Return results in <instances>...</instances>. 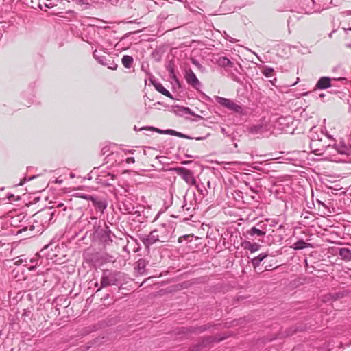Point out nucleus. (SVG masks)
Segmentation results:
<instances>
[{"mask_svg":"<svg viewBox=\"0 0 351 351\" xmlns=\"http://www.w3.org/2000/svg\"><path fill=\"white\" fill-rule=\"evenodd\" d=\"M174 226L170 221L161 223L156 228L149 232V234L140 237V239L146 247L159 242L169 241L173 236Z\"/></svg>","mask_w":351,"mask_h":351,"instance_id":"obj_1","label":"nucleus"},{"mask_svg":"<svg viewBox=\"0 0 351 351\" xmlns=\"http://www.w3.org/2000/svg\"><path fill=\"white\" fill-rule=\"evenodd\" d=\"M197 203V201L195 192H193L191 194L186 193L184 197V204L178 210V215L176 217H182L184 220L189 219L195 213Z\"/></svg>","mask_w":351,"mask_h":351,"instance_id":"obj_2","label":"nucleus"},{"mask_svg":"<svg viewBox=\"0 0 351 351\" xmlns=\"http://www.w3.org/2000/svg\"><path fill=\"white\" fill-rule=\"evenodd\" d=\"M120 273L109 269L104 270L100 281V287L96 292L99 291L102 288L111 285H117L119 280Z\"/></svg>","mask_w":351,"mask_h":351,"instance_id":"obj_3","label":"nucleus"},{"mask_svg":"<svg viewBox=\"0 0 351 351\" xmlns=\"http://www.w3.org/2000/svg\"><path fill=\"white\" fill-rule=\"evenodd\" d=\"M275 127L283 132L292 134L296 125L293 117L287 116L279 117L276 121Z\"/></svg>","mask_w":351,"mask_h":351,"instance_id":"obj_4","label":"nucleus"},{"mask_svg":"<svg viewBox=\"0 0 351 351\" xmlns=\"http://www.w3.org/2000/svg\"><path fill=\"white\" fill-rule=\"evenodd\" d=\"M100 220H99L96 217H91L90 219L87 221H80L79 224H83L84 228H86V232L84 238L88 236L94 239L95 234L99 233V231L100 230Z\"/></svg>","mask_w":351,"mask_h":351,"instance_id":"obj_5","label":"nucleus"},{"mask_svg":"<svg viewBox=\"0 0 351 351\" xmlns=\"http://www.w3.org/2000/svg\"><path fill=\"white\" fill-rule=\"evenodd\" d=\"M56 210H53L52 208H47L40 210L35 215L36 221H40L42 227L47 228L52 221Z\"/></svg>","mask_w":351,"mask_h":351,"instance_id":"obj_6","label":"nucleus"},{"mask_svg":"<svg viewBox=\"0 0 351 351\" xmlns=\"http://www.w3.org/2000/svg\"><path fill=\"white\" fill-rule=\"evenodd\" d=\"M215 101L222 106L226 108L227 109L237 113H242L243 108L241 105L237 104L232 100L224 97H221L219 96L215 97Z\"/></svg>","mask_w":351,"mask_h":351,"instance_id":"obj_7","label":"nucleus"},{"mask_svg":"<svg viewBox=\"0 0 351 351\" xmlns=\"http://www.w3.org/2000/svg\"><path fill=\"white\" fill-rule=\"evenodd\" d=\"M344 77L335 78L329 77H322L316 83L315 88L319 90H325L328 88L335 86V82L345 81Z\"/></svg>","mask_w":351,"mask_h":351,"instance_id":"obj_8","label":"nucleus"},{"mask_svg":"<svg viewBox=\"0 0 351 351\" xmlns=\"http://www.w3.org/2000/svg\"><path fill=\"white\" fill-rule=\"evenodd\" d=\"M93 57L101 65L106 66L109 69L116 70L117 64L110 58H108L106 56H100L98 51L95 50L93 52Z\"/></svg>","mask_w":351,"mask_h":351,"instance_id":"obj_9","label":"nucleus"},{"mask_svg":"<svg viewBox=\"0 0 351 351\" xmlns=\"http://www.w3.org/2000/svg\"><path fill=\"white\" fill-rule=\"evenodd\" d=\"M184 78L187 84L196 90H199V88L202 86L201 82L199 81L195 74L191 69L186 70Z\"/></svg>","mask_w":351,"mask_h":351,"instance_id":"obj_10","label":"nucleus"},{"mask_svg":"<svg viewBox=\"0 0 351 351\" xmlns=\"http://www.w3.org/2000/svg\"><path fill=\"white\" fill-rule=\"evenodd\" d=\"M178 174L187 184L191 185L196 184V180L191 170L184 167H180L178 169Z\"/></svg>","mask_w":351,"mask_h":351,"instance_id":"obj_11","label":"nucleus"},{"mask_svg":"<svg viewBox=\"0 0 351 351\" xmlns=\"http://www.w3.org/2000/svg\"><path fill=\"white\" fill-rule=\"evenodd\" d=\"M334 147L340 154L349 155L351 153V145H347L343 141L335 143Z\"/></svg>","mask_w":351,"mask_h":351,"instance_id":"obj_12","label":"nucleus"},{"mask_svg":"<svg viewBox=\"0 0 351 351\" xmlns=\"http://www.w3.org/2000/svg\"><path fill=\"white\" fill-rule=\"evenodd\" d=\"M241 246L247 250L252 253H254L259 250L260 245L256 243H252L249 241H244L241 243Z\"/></svg>","mask_w":351,"mask_h":351,"instance_id":"obj_13","label":"nucleus"},{"mask_svg":"<svg viewBox=\"0 0 351 351\" xmlns=\"http://www.w3.org/2000/svg\"><path fill=\"white\" fill-rule=\"evenodd\" d=\"M246 235L248 239H250V237H263L265 236L263 234L262 230H261L260 229L256 228V226H254L252 227L250 229L247 230L246 231Z\"/></svg>","mask_w":351,"mask_h":351,"instance_id":"obj_14","label":"nucleus"},{"mask_svg":"<svg viewBox=\"0 0 351 351\" xmlns=\"http://www.w3.org/2000/svg\"><path fill=\"white\" fill-rule=\"evenodd\" d=\"M174 111L176 114L180 116H183L185 114H191L193 116L195 115V114L189 108L186 107L176 106H174Z\"/></svg>","mask_w":351,"mask_h":351,"instance_id":"obj_15","label":"nucleus"},{"mask_svg":"<svg viewBox=\"0 0 351 351\" xmlns=\"http://www.w3.org/2000/svg\"><path fill=\"white\" fill-rule=\"evenodd\" d=\"M217 64L223 68L232 67L234 64L226 56H221L217 60Z\"/></svg>","mask_w":351,"mask_h":351,"instance_id":"obj_16","label":"nucleus"},{"mask_svg":"<svg viewBox=\"0 0 351 351\" xmlns=\"http://www.w3.org/2000/svg\"><path fill=\"white\" fill-rule=\"evenodd\" d=\"M339 255L345 261H351V250L350 248H340L339 250Z\"/></svg>","mask_w":351,"mask_h":351,"instance_id":"obj_17","label":"nucleus"},{"mask_svg":"<svg viewBox=\"0 0 351 351\" xmlns=\"http://www.w3.org/2000/svg\"><path fill=\"white\" fill-rule=\"evenodd\" d=\"M248 130L250 133L254 134H261L265 131V127L261 124H256L251 125Z\"/></svg>","mask_w":351,"mask_h":351,"instance_id":"obj_18","label":"nucleus"},{"mask_svg":"<svg viewBox=\"0 0 351 351\" xmlns=\"http://www.w3.org/2000/svg\"><path fill=\"white\" fill-rule=\"evenodd\" d=\"M267 254L266 253H261L258 256L253 258L251 260V263L252 264V266L254 269L257 268L261 263L267 257Z\"/></svg>","mask_w":351,"mask_h":351,"instance_id":"obj_19","label":"nucleus"},{"mask_svg":"<svg viewBox=\"0 0 351 351\" xmlns=\"http://www.w3.org/2000/svg\"><path fill=\"white\" fill-rule=\"evenodd\" d=\"M156 90L160 93L161 94L169 97L172 98V95L170 93L169 90H167L161 83L156 82L153 84Z\"/></svg>","mask_w":351,"mask_h":351,"instance_id":"obj_20","label":"nucleus"},{"mask_svg":"<svg viewBox=\"0 0 351 351\" xmlns=\"http://www.w3.org/2000/svg\"><path fill=\"white\" fill-rule=\"evenodd\" d=\"M101 237V240L104 242L106 244H109L110 242H112V240L110 237V232L100 230L99 233H97Z\"/></svg>","mask_w":351,"mask_h":351,"instance_id":"obj_21","label":"nucleus"},{"mask_svg":"<svg viewBox=\"0 0 351 351\" xmlns=\"http://www.w3.org/2000/svg\"><path fill=\"white\" fill-rule=\"evenodd\" d=\"M309 245V243L305 242L303 239H300L294 243L291 247L295 250H300L308 247Z\"/></svg>","mask_w":351,"mask_h":351,"instance_id":"obj_22","label":"nucleus"},{"mask_svg":"<svg viewBox=\"0 0 351 351\" xmlns=\"http://www.w3.org/2000/svg\"><path fill=\"white\" fill-rule=\"evenodd\" d=\"M123 65L127 68L130 69L132 66L134 59L132 56L128 55H124L121 58Z\"/></svg>","mask_w":351,"mask_h":351,"instance_id":"obj_23","label":"nucleus"},{"mask_svg":"<svg viewBox=\"0 0 351 351\" xmlns=\"http://www.w3.org/2000/svg\"><path fill=\"white\" fill-rule=\"evenodd\" d=\"M146 265H147V263H146L145 260L140 259L137 262V265H136V269H137L138 273L140 274H143L145 273V271Z\"/></svg>","mask_w":351,"mask_h":351,"instance_id":"obj_24","label":"nucleus"},{"mask_svg":"<svg viewBox=\"0 0 351 351\" xmlns=\"http://www.w3.org/2000/svg\"><path fill=\"white\" fill-rule=\"evenodd\" d=\"M106 207H107V203H106V200L101 199L95 206V208L97 210L100 211L101 213H104V211L106 208Z\"/></svg>","mask_w":351,"mask_h":351,"instance_id":"obj_25","label":"nucleus"},{"mask_svg":"<svg viewBox=\"0 0 351 351\" xmlns=\"http://www.w3.org/2000/svg\"><path fill=\"white\" fill-rule=\"evenodd\" d=\"M38 258L36 256L34 258L28 259V265L27 267L29 271H34L36 269L38 264Z\"/></svg>","mask_w":351,"mask_h":351,"instance_id":"obj_26","label":"nucleus"},{"mask_svg":"<svg viewBox=\"0 0 351 351\" xmlns=\"http://www.w3.org/2000/svg\"><path fill=\"white\" fill-rule=\"evenodd\" d=\"M210 326L209 324H205L197 328H192L190 329V332H194V333H202L208 329H209Z\"/></svg>","mask_w":351,"mask_h":351,"instance_id":"obj_27","label":"nucleus"},{"mask_svg":"<svg viewBox=\"0 0 351 351\" xmlns=\"http://www.w3.org/2000/svg\"><path fill=\"white\" fill-rule=\"evenodd\" d=\"M256 228L262 230L264 235L266 234L267 229V221H261L256 224Z\"/></svg>","mask_w":351,"mask_h":351,"instance_id":"obj_28","label":"nucleus"},{"mask_svg":"<svg viewBox=\"0 0 351 351\" xmlns=\"http://www.w3.org/2000/svg\"><path fill=\"white\" fill-rule=\"evenodd\" d=\"M23 263L25 266L28 265V258H25L24 256H19L18 259L14 263L16 265H20Z\"/></svg>","mask_w":351,"mask_h":351,"instance_id":"obj_29","label":"nucleus"},{"mask_svg":"<svg viewBox=\"0 0 351 351\" xmlns=\"http://www.w3.org/2000/svg\"><path fill=\"white\" fill-rule=\"evenodd\" d=\"M72 3H73L75 5L82 7L84 5H89V3L88 0H71Z\"/></svg>","mask_w":351,"mask_h":351,"instance_id":"obj_30","label":"nucleus"},{"mask_svg":"<svg viewBox=\"0 0 351 351\" xmlns=\"http://www.w3.org/2000/svg\"><path fill=\"white\" fill-rule=\"evenodd\" d=\"M191 62L193 65H195L201 72L204 73L206 71V69L204 66H202L197 60L195 58H191Z\"/></svg>","mask_w":351,"mask_h":351,"instance_id":"obj_31","label":"nucleus"},{"mask_svg":"<svg viewBox=\"0 0 351 351\" xmlns=\"http://www.w3.org/2000/svg\"><path fill=\"white\" fill-rule=\"evenodd\" d=\"M274 72V69L271 67H265L263 70V74L267 77H271Z\"/></svg>","mask_w":351,"mask_h":351,"instance_id":"obj_32","label":"nucleus"},{"mask_svg":"<svg viewBox=\"0 0 351 351\" xmlns=\"http://www.w3.org/2000/svg\"><path fill=\"white\" fill-rule=\"evenodd\" d=\"M83 197L86 199L91 201L94 207L97 204V203L101 199L97 197H94L93 195H89L84 196Z\"/></svg>","mask_w":351,"mask_h":351,"instance_id":"obj_33","label":"nucleus"},{"mask_svg":"<svg viewBox=\"0 0 351 351\" xmlns=\"http://www.w3.org/2000/svg\"><path fill=\"white\" fill-rule=\"evenodd\" d=\"M197 190L199 193L200 195H202V197H204L206 195V190L204 189V184H202V186H199V184H195Z\"/></svg>","mask_w":351,"mask_h":351,"instance_id":"obj_34","label":"nucleus"},{"mask_svg":"<svg viewBox=\"0 0 351 351\" xmlns=\"http://www.w3.org/2000/svg\"><path fill=\"white\" fill-rule=\"evenodd\" d=\"M331 298L334 300L342 298L344 296L343 292L334 293L330 295Z\"/></svg>","mask_w":351,"mask_h":351,"instance_id":"obj_35","label":"nucleus"},{"mask_svg":"<svg viewBox=\"0 0 351 351\" xmlns=\"http://www.w3.org/2000/svg\"><path fill=\"white\" fill-rule=\"evenodd\" d=\"M173 136H178L184 138H191L189 136L184 134L181 132L173 130Z\"/></svg>","mask_w":351,"mask_h":351,"instance_id":"obj_36","label":"nucleus"},{"mask_svg":"<svg viewBox=\"0 0 351 351\" xmlns=\"http://www.w3.org/2000/svg\"><path fill=\"white\" fill-rule=\"evenodd\" d=\"M147 130H152V131H156V132H158L159 134H162V132L164 131L162 130L158 129V128H154V127H149V128H147Z\"/></svg>","mask_w":351,"mask_h":351,"instance_id":"obj_37","label":"nucleus"},{"mask_svg":"<svg viewBox=\"0 0 351 351\" xmlns=\"http://www.w3.org/2000/svg\"><path fill=\"white\" fill-rule=\"evenodd\" d=\"M168 71L169 72L170 77L171 78L176 79V75H175L173 69V68H169V69H168Z\"/></svg>","mask_w":351,"mask_h":351,"instance_id":"obj_38","label":"nucleus"},{"mask_svg":"<svg viewBox=\"0 0 351 351\" xmlns=\"http://www.w3.org/2000/svg\"><path fill=\"white\" fill-rule=\"evenodd\" d=\"M125 162L128 164H133L135 162V159L133 157H129L126 158Z\"/></svg>","mask_w":351,"mask_h":351,"instance_id":"obj_39","label":"nucleus"},{"mask_svg":"<svg viewBox=\"0 0 351 351\" xmlns=\"http://www.w3.org/2000/svg\"><path fill=\"white\" fill-rule=\"evenodd\" d=\"M36 176H33L32 177H29L28 179L27 178H24L23 179V181H21L20 183H19V185H23V183H25L26 181H29V180H33L34 178H35Z\"/></svg>","mask_w":351,"mask_h":351,"instance_id":"obj_40","label":"nucleus"},{"mask_svg":"<svg viewBox=\"0 0 351 351\" xmlns=\"http://www.w3.org/2000/svg\"><path fill=\"white\" fill-rule=\"evenodd\" d=\"M341 2V0H331L330 4L335 5V6H337L339 4H340Z\"/></svg>","mask_w":351,"mask_h":351,"instance_id":"obj_41","label":"nucleus"},{"mask_svg":"<svg viewBox=\"0 0 351 351\" xmlns=\"http://www.w3.org/2000/svg\"><path fill=\"white\" fill-rule=\"evenodd\" d=\"M66 14H69L72 17H75L76 16L75 12H74L73 10H71L66 11Z\"/></svg>","mask_w":351,"mask_h":351,"instance_id":"obj_42","label":"nucleus"},{"mask_svg":"<svg viewBox=\"0 0 351 351\" xmlns=\"http://www.w3.org/2000/svg\"><path fill=\"white\" fill-rule=\"evenodd\" d=\"M173 130H171V129L165 130L162 132V134H171V135H173Z\"/></svg>","mask_w":351,"mask_h":351,"instance_id":"obj_43","label":"nucleus"},{"mask_svg":"<svg viewBox=\"0 0 351 351\" xmlns=\"http://www.w3.org/2000/svg\"><path fill=\"white\" fill-rule=\"evenodd\" d=\"M31 314V311L29 310H25L22 316L23 317H29Z\"/></svg>","mask_w":351,"mask_h":351,"instance_id":"obj_44","label":"nucleus"},{"mask_svg":"<svg viewBox=\"0 0 351 351\" xmlns=\"http://www.w3.org/2000/svg\"><path fill=\"white\" fill-rule=\"evenodd\" d=\"M7 198L8 199L9 201L14 200V195L8 193L7 195Z\"/></svg>","mask_w":351,"mask_h":351,"instance_id":"obj_45","label":"nucleus"},{"mask_svg":"<svg viewBox=\"0 0 351 351\" xmlns=\"http://www.w3.org/2000/svg\"><path fill=\"white\" fill-rule=\"evenodd\" d=\"M57 208H63V210H66V207L64 206V204L63 203H59L58 205H57Z\"/></svg>","mask_w":351,"mask_h":351,"instance_id":"obj_46","label":"nucleus"},{"mask_svg":"<svg viewBox=\"0 0 351 351\" xmlns=\"http://www.w3.org/2000/svg\"><path fill=\"white\" fill-rule=\"evenodd\" d=\"M343 14H345L347 16H350L351 15V10H346L343 12Z\"/></svg>","mask_w":351,"mask_h":351,"instance_id":"obj_47","label":"nucleus"},{"mask_svg":"<svg viewBox=\"0 0 351 351\" xmlns=\"http://www.w3.org/2000/svg\"><path fill=\"white\" fill-rule=\"evenodd\" d=\"M134 208L133 206H132V208H125V210H126L128 213H131V212L132 211V210H134Z\"/></svg>","mask_w":351,"mask_h":351,"instance_id":"obj_48","label":"nucleus"},{"mask_svg":"<svg viewBox=\"0 0 351 351\" xmlns=\"http://www.w3.org/2000/svg\"><path fill=\"white\" fill-rule=\"evenodd\" d=\"M134 152H135V150H134V149H130V150L127 151V153L134 154Z\"/></svg>","mask_w":351,"mask_h":351,"instance_id":"obj_49","label":"nucleus"},{"mask_svg":"<svg viewBox=\"0 0 351 351\" xmlns=\"http://www.w3.org/2000/svg\"><path fill=\"white\" fill-rule=\"evenodd\" d=\"M317 202H318V204H321V205H322V206H325V204H324V202H321V201H319V200H318Z\"/></svg>","mask_w":351,"mask_h":351,"instance_id":"obj_50","label":"nucleus"},{"mask_svg":"<svg viewBox=\"0 0 351 351\" xmlns=\"http://www.w3.org/2000/svg\"><path fill=\"white\" fill-rule=\"evenodd\" d=\"M346 47L351 48V43L346 44Z\"/></svg>","mask_w":351,"mask_h":351,"instance_id":"obj_51","label":"nucleus"},{"mask_svg":"<svg viewBox=\"0 0 351 351\" xmlns=\"http://www.w3.org/2000/svg\"><path fill=\"white\" fill-rule=\"evenodd\" d=\"M150 278H147L146 280H143V283L141 284V285H143V284H144L147 280H148Z\"/></svg>","mask_w":351,"mask_h":351,"instance_id":"obj_52","label":"nucleus"},{"mask_svg":"<svg viewBox=\"0 0 351 351\" xmlns=\"http://www.w3.org/2000/svg\"><path fill=\"white\" fill-rule=\"evenodd\" d=\"M29 229H30V230H34V225H32V226H30V228H29Z\"/></svg>","mask_w":351,"mask_h":351,"instance_id":"obj_53","label":"nucleus"},{"mask_svg":"<svg viewBox=\"0 0 351 351\" xmlns=\"http://www.w3.org/2000/svg\"><path fill=\"white\" fill-rule=\"evenodd\" d=\"M324 96H325V95L324 93H322V94L319 95L320 97H324Z\"/></svg>","mask_w":351,"mask_h":351,"instance_id":"obj_54","label":"nucleus"},{"mask_svg":"<svg viewBox=\"0 0 351 351\" xmlns=\"http://www.w3.org/2000/svg\"><path fill=\"white\" fill-rule=\"evenodd\" d=\"M94 286L95 287H97L98 286V282H95V284H94Z\"/></svg>","mask_w":351,"mask_h":351,"instance_id":"obj_55","label":"nucleus"},{"mask_svg":"<svg viewBox=\"0 0 351 351\" xmlns=\"http://www.w3.org/2000/svg\"><path fill=\"white\" fill-rule=\"evenodd\" d=\"M204 138H202V137H199V138H197L196 139L197 140H202V139H204Z\"/></svg>","mask_w":351,"mask_h":351,"instance_id":"obj_56","label":"nucleus"},{"mask_svg":"<svg viewBox=\"0 0 351 351\" xmlns=\"http://www.w3.org/2000/svg\"><path fill=\"white\" fill-rule=\"evenodd\" d=\"M71 177L74 178V175L73 173H71Z\"/></svg>","mask_w":351,"mask_h":351,"instance_id":"obj_57","label":"nucleus"},{"mask_svg":"<svg viewBox=\"0 0 351 351\" xmlns=\"http://www.w3.org/2000/svg\"><path fill=\"white\" fill-rule=\"evenodd\" d=\"M221 131H222V132H224V131H225V129H224V128H221Z\"/></svg>","mask_w":351,"mask_h":351,"instance_id":"obj_58","label":"nucleus"}]
</instances>
